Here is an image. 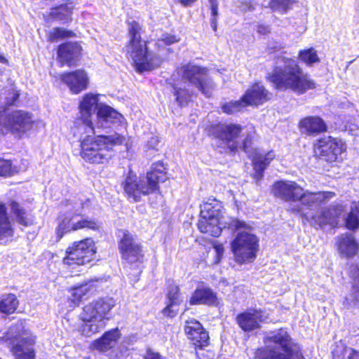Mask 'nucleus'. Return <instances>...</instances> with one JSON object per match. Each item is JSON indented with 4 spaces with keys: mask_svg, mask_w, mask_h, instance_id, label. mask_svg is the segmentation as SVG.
Listing matches in <instances>:
<instances>
[{
    "mask_svg": "<svg viewBox=\"0 0 359 359\" xmlns=\"http://www.w3.org/2000/svg\"><path fill=\"white\" fill-rule=\"evenodd\" d=\"M282 65H274L265 79L278 92L292 91L303 95L316 88V82L304 73L299 62L292 57H279Z\"/></svg>",
    "mask_w": 359,
    "mask_h": 359,
    "instance_id": "f257e3e1",
    "label": "nucleus"
},
{
    "mask_svg": "<svg viewBox=\"0 0 359 359\" xmlns=\"http://www.w3.org/2000/svg\"><path fill=\"white\" fill-rule=\"evenodd\" d=\"M243 130V126L237 123H211L206 126L205 131L207 135L212 140H217L221 145L225 146L227 151L231 154H236L241 150L248 157L257 154V148L254 147V142L257 136L255 127L247 133L241 144L238 142Z\"/></svg>",
    "mask_w": 359,
    "mask_h": 359,
    "instance_id": "f03ea898",
    "label": "nucleus"
},
{
    "mask_svg": "<svg viewBox=\"0 0 359 359\" xmlns=\"http://www.w3.org/2000/svg\"><path fill=\"white\" fill-rule=\"evenodd\" d=\"M87 128H83L81 135H76L79 142V156L87 163L105 164L111 158V152L116 146L124 144V135L115 133L113 135H83Z\"/></svg>",
    "mask_w": 359,
    "mask_h": 359,
    "instance_id": "7ed1b4c3",
    "label": "nucleus"
},
{
    "mask_svg": "<svg viewBox=\"0 0 359 359\" xmlns=\"http://www.w3.org/2000/svg\"><path fill=\"white\" fill-rule=\"evenodd\" d=\"M128 41L126 45L135 71L142 74L159 67L163 59L158 55H151L149 53V41L142 38V25L137 20H126Z\"/></svg>",
    "mask_w": 359,
    "mask_h": 359,
    "instance_id": "20e7f679",
    "label": "nucleus"
},
{
    "mask_svg": "<svg viewBox=\"0 0 359 359\" xmlns=\"http://www.w3.org/2000/svg\"><path fill=\"white\" fill-rule=\"evenodd\" d=\"M264 342L266 345L254 351L255 359H305L300 345L283 328L271 332Z\"/></svg>",
    "mask_w": 359,
    "mask_h": 359,
    "instance_id": "39448f33",
    "label": "nucleus"
},
{
    "mask_svg": "<svg viewBox=\"0 0 359 359\" xmlns=\"http://www.w3.org/2000/svg\"><path fill=\"white\" fill-rule=\"evenodd\" d=\"M116 306V300L109 296L100 297L86 304L79 314L83 324L79 327L81 334L89 337L98 333L104 327L100 322L111 318V311Z\"/></svg>",
    "mask_w": 359,
    "mask_h": 359,
    "instance_id": "423d86ee",
    "label": "nucleus"
},
{
    "mask_svg": "<svg viewBox=\"0 0 359 359\" xmlns=\"http://www.w3.org/2000/svg\"><path fill=\"white\" fill-rule=\"evenodd\" d=\"M199 209L196 224L198 231L211 237H219L222 232L220 224L225 212L223 202L210 196L202 201Z\"/></svg>",
    "mask_w": 359,
    "mask_h": 359,
    "instance_id": "0eeeda50",
    "label": "nucleus"
},
{
    "mask_svg": "<svg viewBox=\"0 0 359 359\" xmlns=\"http://www.w3.org/2000/svg\"><path fill=\"white\" fill-rule=\"evenodd\" d=\"M97 248L91 237L73 241L65 250L62 259L69 269L86 266L97 262Z\"/></svg>",
    "mask_w": 359,
    "mask_h": 359,
    "instance_id": "6e6552de",
    "label": "nucleus"
},
{
    "mask_svg": "<svg viewBox=\"0 0 359 359\" xmlns=\"http://www.w3.org/2000/svg\"><path fill=\"white\" fill-rule=\"evenodd\" d=\"M175 72L184 82L196 88L206 97L212 96L214 83L206 67L189 62L177 67Z\"/></svg>",
    "mask_w": 359,
    "mask_h": 359,
    "instance_id": "1a4fd4ad",
    "label": "nucleus"
},
{
    "mask_svg": "<svg viewBox=\"0 0 359 359\" xmlns=\"http://www.w3.org/2000/svg\"><path fill=\"white\" fill-rule=\"evenodd\" d=\"M79 214L65 212H60L56 218L57 226L55 229V243H59L65 235L82 229L97 231L100 230V223L96 219L81 218L74 221Z\"/></svg>",
    "mask_w": 359,
    "mask_h": 359,
    "instance_id": "9d476101",
    "label": "nucleus"
},
{
    "mask_svg": "<svg viewBox=\"0 0 359 359\" xmlns=\"http://www.w3.org/2000/svg\"><path fill=\"white\" fill-rule=\"evenodd\" d=\"M231 250L237 264L253 262L259 250V238L253 233L240 231L231 242Z\"/></svg>",
    "mask_w": 359,
    "mask_h": 359,
    "instance_id": "9b49d317",
    "label": "nucleus"
},
{
    "mask_svg": "<svg viewBox=\"0 0 359 359\" xmlns=\"http://www.w3.org/2000/svg\"><path fill=\"white\" fill-rule=\"evenodd\" d=\"M346 150V143L331 135L318 137L312 144L313 156L329 163L336 162Z\"/></svg>",
    "mask_w": 359,
    "mask_h": 359,
    "instance_id": "f8f14e48",
    "label": "nucleus"
},
{
    "mask_svg": "<svg viewBox=\"0 0 359 359\" xmlns=\"http://www.w3.org/2000/svg\"><path fill=\"white\" fill-rule=\"evenodd\" d=\"M336 196L335 192L331 191H311L304 190L302 187L297 201L300 205L290 207L287 212L300 217L303 222H309L311 217L304 212V208L311 209L313 206H320L328 202Z\"/></svg>",
    "mask_w": 359,
    "mask_h": 359,
    "instance_id": "ddd939ff",
    "label": "nucleus"
},
{
    "mask_svg": "<svg viewBox=\"0 0 359 359\" xmlns=\"http://www.w3.org/2000/svg\"><path fill=\"white\" fill-rule=\"evenodd\" d=\"M118 249L123 263L133 266L143 262V246L128 230L123 231L122 236L118 241Z\"/></svg>",
    "mask_w": 359,
    "mask_h": 359,
    "instance_id": "4468645a",
    "label": "nucleus"
},
{
    "mask_svg": "<svg viewBox=\"0 0 359 359\" xmlns=\"http://www.w3.org/2000/svg\"><path fill=\"white\" fill-rule=\"evenodd\" d=\"M98 104V95L86 93L80 103V116L75 118L74 126L71 128L73 136L81 135L83 128H88L94 133L95 128L92 121V111Z\"/></svg>",
    "mask_w": 359,
    "mask_h": 359,
    "instance_id": "2eb2a0df",
    "label": "nucleus"
},
{
    "mask_svg": "<svg viewBox=\"0 0 359 359\" xmlns=\"http://www.w3.org/2000/svg\"><path fill=\"white\" fill-rule=\"evenodd\" d=\"M123 194L128 200L137 203L142 196H149L154 192L147 180L140 178L132 171H129L121 183Z\"/></svg>",
    "mask_w": 359,
    "mask_h": 359,
    "instance_id": "dca6fc26",
    "label": "nucleus"
},
{
    "mask_svg": "<svg viewBox=\"0 0 359 359\" xmlns=\"http://www.w3.org/2000/svg\"><path fill=\"white\" fill-rule=\"evenodd\" d=\"M261 309L248 308L239 312L235 318V322L244 332L249 333L260 330L262 325L266 323L267 316Z\"/></svg>",
    "mask_w": 359,
    "mask_h": 359,
    "instance_id": "f3484780",
    "label": "nucleus"
},
{
    "mask_svg": "<svg viewBox=\"0 0 359 359\" xmlns=\"http://www.w3.org/2000/svg\"><path fill=\"white\" fill-rule=\"evenodd\" d=\"M102 282L99 278L89 279L72 286L69 291L71 297L68 301L71 306L77 307L83 299L90 297L102 290Z\"/></svg>",
    "mask_w": 359,
    "mask_h": 359,
    "instance_id": "a211bd4d",
    "label": "nucleus"
},
{
    "mask_svg": "<svg viewBox=\"0 0 359 359\" xmlns=\"http://www.w3.org/2000/svg\"><path fill=\"white\" fill-rule=\"evenodd\" d=\"M184 330L187 339L196 351L203 350L210 345L209 333L198 320H187Z\"/></svg>",
    "mask_w": 359,
    "mask_h": 359,
    "instance_id": "6ab92c4d",
    "label": "nucleus"
},
{
    "mask_svg": "<svg viewBox=\"0 0 359 359\" xmlns=\"http://www.w3.org/2000/svg\"><path fill=\"white\" fill-rule=\"evenodd\" d=\"M82 51V46L77 41H67L60 44L57 50V60L60 67L76 66L81 59Z\"/></svg>",
    "mask_w": 359,
    "mask_h": 359,
    "instance_id": "aec40b11",
    "label": "nucleus"
},
{
    "mask_svg": "<svg viewBox=\"0 0 359 359\" xmlns=\"http://www.w3.org/2000/svg\"><path fill=\"white\" fill-rule=\"evenodd\" d=\"M271 93L260 81L252 82L241 95L246 107H257L271 100Z\"/></svg>",
    "mask_w": 359,
    "mask_h": 359,
    "instance_id": "412c9836",
    "label": "nucleus"
},
{
    "mask_svg": "<svg viewBox=\"0 0 359 359\" xmlns=\"http://www.w3.org/2000/svg\"><path fill=\"white\" fill-rule=\"evenodd\" d=\"M75 4L72 0H65L60 4L52 6L49 11L43 14L46 23L59 22L62 24L70 23L73 18Z\"/></svg>",
    "mask_w": 359,
    "mask_h": 359,
    "instance_id": "4be33fe9",
    "label": "nucleus"
},
{
    "mask_svg": "<svg viewBox=\"0 0 359 359\" xmlns=\"http://www.w3.org/2000/svg\"><path fill=\"white\" fill-rule=\"evenodd\" d=\"M302 189L294 181L277 180L271 186L273 196L285 202L297 201Z\"/></svg>",
    "mask_w": 359,
    "mask_h": 359,
    "instance_id": "5701e85b",
    "label": "nucleus"
},
{
    "mask_svg": "<svg viewBox=\"0 0 359 359\" xmlns=\"http://www.w3.org/2000/svg\"><path fill=\"white\" fill-rule=\"evenodd\" d=\"M344 211V207L341 204L330 205L322 209L318 215H312L311 220H314L315 224L320 228H324L326 226L337 228Z\"/></svg>",
    "mask_w": 359,
    "mask_h": 359,
    "instance_id": "b1692460",
    "label": "nucleus"
},
{
    "mask_svg": "<svg viewBox=\"0 0 359 359\" xmlns=\"http://www.w3.org/2000/svg\"><path fill=\"white\" fill-rule=\"evenodd\" d=\"M62 82L68 86L73 94H79L88 88L89 79L84 69L64 72L60 75Z\"/></svg>",
    "mask_w": 359,
    "mask_h": 359,
    "instance_id": "393cba45",
    "label": "nucleus"
},
{
    "mask_svg": "<svg viewBox=\"0 0 359 359\" xmlns=\"http://www.w3.org/2000/svg\"><path fill=\"white\" fill-rule=\"evenodd\" d=\"M298 129L306 136H317L328 130L326 122L319 116L310 115L301 118L297 124Z\"/></svg>",
    "mask_w": 359,
    "mask_h": 359,
    "instance_id": "a878e982",
    "label": "nucleus"
},
{
    "mask_svg": "<svg viewBox=\"0 0 359 359\" xmlns=\"http://www.w3.org/2000/svg\"><path fill=\"white\" fill-rule=\"evenodd\" d=\"M189 303L191 306L206 305L218 306L219 298L217 292L209 287H198L191 294Z\"/></svg>",
    "mask_w": 359,
    "mask_h": 359,
    "instance_id": "bb28decb",
    "label": "nucleus"
},
{
    "mask_svg": "<svg viewBox=\"0 0 359 359\" xmlns=\"http://www.w3.org/2000/svg\"><path fill=\"white\" fill-rule=\"evenodd\" d=\"M22 127L21 111L9 112L8 110L0 112V135L8 131L16 133Z\"/></svg>",
    "mask_w": 359,
    "mask_h": 359,
    "instance_id": "cd10ccee",
    "label": "nucleus"
},
{
    "mask_svg": "<svg viewBox=\"0 0 359 359\" xmlns=\"http://www.w3.org/2000/svg\"><path fill=\"white\" fill-rule=\"evenodd\" d=\"M336 248L341 257L351 259L358 253L359 245L352 234L345 233L337 237Z\"/></svg>",
    "mask_w": 359,
    "mask_h": 359,
    "instance_id": "c85d7f7f",
    "label": "nucleus"
},
{
    "mask_svg": "<svg viewBox=\"0 0 359 359\" xmlns=\"http://www.w3.org/2000/svg\"><path fill=\"white\" fill-rule=\"evenodd\" d=\"M121 336L119 329L115 327L104 332L101 337L94 340L91 345L93 349L105 352L114 347Z\"/></svg>",
    "mask_w": 359,
    "mask_h": 359,
    "instance_id": "c756f323",
    "label": "nucleus"
},
{
    "mask_svg": "<svg viewBox=\"0 0 359 359\" xmlns=\"http://www.w3.org/2000/svg\"><path fill=\"white\" fill-rule=\"evenodd\" d=\"M145 179L155 193L159 192V184L167 180V171L164 163L158 161L153 163L151 170L147 172Z\"/></svg>",
    "mask_w": 359,
    "mask_h": 359,
    "instance_id": "7c9ffc66",
    "label": "nucleus"
},
{
    "mask_svg": "<svg viewBox=\"0 0 359 359\" xmlns=\"http://www.w3.org/2000/svg\"><path fill=\"white\" fill-rule=\"evenodd\" d=\"M252 165L254 170V177L258 180L264 176V170L274 159L275 154L272 151H268L264 156L258 154L251 156Z\"/></svg>",
    "mask_w": 359,
    "mask_h": 359,
    "instance_id": "2f4dec72",
    "label": "nucleus"
},
{
    "mask_svg": "<svg viewBox=\"0 0 359 359\" xmlns=\"http://www.w3.org/2000/svg\"><path fill=\"white\" fill-rule=\"evenodd\" d=\"M332 359H359V351L342 340L336 342L331 352Z\"/></svg>",
    "mask_w": 359,
    "mask_h": 359,
    "instance_id": "473e14b6",
    "label": "nucleus"
},
{
    "mask_svg": "<svg viewBox=\"0 0 359 359\" xmlns=\"http://www.w3.org/2000/svg\"><path fill=\"white\" fill-rule=\"evenodd\" d=\"M175 100L181 108L188 106L192 102L194 93L186 88H180L176 84L172 85ZM195 97L196 94H194Z\"/></svg>",
    "mask_w": 359,
    "mask_h": 359,
    "instance_id": "72a5a7b5",
    "label": "nucleus"
},
{
    "mask_svg": "<svg viewBox=\"0 0 359 359\" xmlns=\"http://www.w3.org/2000/svg\"><path fill=\"white\" fill-rule=\"evenodd\" d=\"M42 120L34 118L32 114L24 112V134L31 135L44 128Z\"/></svg>",
    "mask_w": 359,
    "mask_h": 359,
    "instance_id": "f704fd0d",
    "label": "nucleus"
},
{
    "mask_svg": "<svg viewBox=\"0 0 359 359\" xmlns=\"http://www.w3.org/2000/svg\"><path fill=\"white\" fill-rule=\"evenodd\" d=\"M298 60L307 67L319 63L320 59L317 50L313 47L299 50L297 55Z\"/></svg>",
    "mask_w": 359,
    "mask_h": 359,
    "instance_id": "c9c22d12",
    "label": "nucleus"
},
{
    "mask_svg": "<svg viewBox=\"0 0 359 359\" xmlns=\"http://www.w3.org/2000/svg\"><path fill=\"white\" fill-rule=\"evenodd\" d=\"M97 116L104 121L114 122L119 121L122 117L121 114L110 106L101 104L97 108Z\"/></svg>",
    "mask_w": 359,
    "mask_h": 359,
    "instance_id": "e433bc0d",
    "label": "nucleus"
},
{
    "mask_svg": "<svg viewBox=\"0 0 359 359\" xmlns=\"http://www.w3.org/2000/svg\"><path fill=\"white\" fill-rule=\"evenodd\" d=\"M12 229L6 213V208L0 203V238L12 235Z\"/></svg>",
    "mask_w": 359,
    "mask_h": 359,
    "instance_id": "4c0bfd02",
    "label": "nucleus"
},
{
    "mask_svg": "<svg viewBox=\"0 0 359 359\" xmlns=\"http://www.w3.org/2000/svg\"><path fill=\"white\" fill-rule=\"evenodd\" d=\"M75 35V33L72 30L56 27L48 33L47 39L50 42H55L59 39L74 37Z\"/></svg>",
    "mask_w": 359,
    "mask_h": 359,
    "instance_id": "58836bf2",
    "label": "nucleus"
},
{
    "mask_svg": "<svg viewBox=\"0 0 359 359\" xmlns=\"http://www.w3.org/2000/svg\"><path fill=\"white\" fill-rule=\"evenodd\" d=\"M167 299L166 302L173 303L180 305L182 302L181 298V289L180 287L175 283L168 285L167 292L165 294Z\"/></svg>",
    "mask_w": 359,
    "mask_h": 359,
    "instance_id": "ea45409f",
    "label": "nucleus"
},
{
    "mask_svg": "<svg viewBox=\"0 0 359 359\" xmlns=\"http://www.w3.org/2000/svg\"><path fill=\"white\" fill-rule=\"evenodd\" d=\"M245 107H246V106L241 97L238 100H231L223 103L221 106V109L223 113L227 115H231L239 112Z\"/></svg>",
    "mask_w": 359,
    "mask_h": 359,
    "instance_id": "a19ab883",
    "label": "nucleus"
},
{
    "mask_svg": "<svg viewBox=\"0 0 359 359\" xmlns=\"http://www.w3.org/2000/svg\"><path fill=\"white\" fill-rule=\"evenodd\" d=\"M18 304V302L14 294H8L0 302V311L4 313H13Z\"/></svg>",
    "mask_w": 359,
    "mask_h": 359,
    "instance_id": "79ce46f5",
    "label": "nucleus"
},
{
    "mask_svg": "<svg viewBox=\"0 0 359 359\" xmlns=\"http://www.w3.org/2000/svg\"><path fill=\"white\" fill-rule=\"evenodd\" d=\"M36 344V337H24V359H36V351L33 347Z\"/></svg>",
    "mask_w": 359,
    "mask_h": 359,
    "instance_id": "37998d69",
    "label": "nucleus"
},
{
    "mask_svg": "<svg viewBox=\"0 0 359 359\" xmlns=\"http://www.w3.org/2000/svg\"><path fill=\"white\" fill-rule=\"evenodd\" d=\"M294 0H270V7L273 10L282 9L284 12L290 9Z\"/></svg>",
    "mask_w": 359,
    "mask_h": 359,
    "instance_id": "c03bdc74",
    "label": "nucleus"
},
{
    "mask_svg": "<svg viewBox=\"0 0 359 359\" xmlns=\"http://www.w3.org/2000/svg\"><path fill=\"white\" fill-rule=\"evenodd\" d=\"M180 306V305L179 304L166 302L165 306L161 310V312L162 315L167 318H174L177 316L179 313L178 307Z\"/></svg>",
    "mask_w": 359,
    "mask_h": 359,
    "instance_id": "a18cd8bd",
    "label": "nucleus"
},
{
    "mask_svg": "<svg viewBox=\"0 0 359 359\" xmlns=\"http://www.w3.org/2000/svg\"><path fill=\"white\" fill-rule=\"evenodd\" d=\"M346 227L352 231H355L359 228V217L356 212L351 211L348 212L345 219Z\"/></svg>",
    "mask_w": 359,
    "mask_h": 359,
    "instance_id": "49530a36",
    "label": "nucleus"
},
{
    "mask_svg": "<svg viewBox=\"0 0 359 359\" xmlns=\"http://www.w3.org/2000/svg\"><path fill=\"white\" fill-rule=\"evenodd\" d=\"M228 228L231 229L233 232L243 230H251V227L245 222L241 221L237 218H231L228 223Z\"/></svg>",
    "mask_w": 359,
    "mask_h": 359,
    "instance_id": "de8ad7c7",
    "label": "nucleus"
},
{
    "mask_svg": "<svg viewBox=\"0 0 359 359\" xmlns=\"http://www.w3.org/2000/svg\"><path fill=\"white\" fill-rule=\"evenodd\" d=\"M11 352L15 359H22V340L20 338L12 341Z\"/></svg>",
    "mask_w": 359,
    "mask_h": 359,
    "instance_id": "09e8293b",
    "label": "nucleus"
},
{
    "mask_svg": "<svg viewBox=\"0 0 359 359\" xmlns=\"http://www.w3.org/2000/svg\"><path fill=\"white\" fill-rule=\"evenodd\" d=\"M13 172L10 161L0 158V176H9Z\"/></svg>",
    "mask_w": 359,
    "mask_h": 359,
    "instance_id": "8fccbe9b",
    "label": "nucleus"
},
{
    "mask_svg": "<svg viewBox=\"0 0 359 359\" xmlns=\"http://www.w3.org/2000/svg\"><path fill=\"white\" fill-rule=\"evenodd\" d=\"M159 40L162 41L165 46H170L179 42L180 41V38L175 34L164 33L161 35V37Z\"/></svg>",
    "mask_w": 359,
    "mask_h": 359,
    "instance_id": "3c124183",
    "label": "nucleus"
},
{
    "mask_svg": "<svg viewBox=\"0 0 359 359\" xmlns=\"http://www.w3.org/2000/svg\"><path fill=\"white\" fill-rule=\"evenodd\" d=\"M351 288L353 301L355 303H359V276L353 278Z\"/></svg>",
    "mask_w": 359,
    "mask_h": 359,
    "instance_id": "603ef678",
    "label": "nucleus"
},
{
    "mask_svg": "<svg viewBox=\"0 0 359 359\" xmlns=\"http://www.w3.org/2000/svg\"><path fill=\"white\" fill-rule=\"evenodd\" d=\"M10 206H11V212L16 217V219H18V222L20 224H22V212L20 205L18 203H17L14 201H12L10 203Z\"/></svg>",
    "mask_w": 359,
    "mask_h": 359,
    "instance_id": "864d4df0",
    "label": "nucleus"
},
{
    "mask_svg": "<svg viewBox=\"0 0 359 359\" xmlns=\"http://www.w3.org/2000/svg\"><path fill=\"white\" fill-rule=\"evenodd\" d=\"M143 359H168L166 357L162 355L159 352L154 351L148 348L146 349V353L143 355Z\"/></svg>",
    "mask_w": 359,
    "mask_h": 359,
    "instance_id": "5fc2aeb1",
    "label": "nucleus"
},
{
    "mask_svg": "<svg viewBox=\"0 0 359 359\" xmlns=\"http://www.w3.org/2000/svg\"><path fill=\"white\" fill-rule=\"evenodd\" d=\"M212 247L216 252V259L217 262H219L222 259L223 254L224 252V247L222 243H217V242L212 243Z\"/></svg>",
    "mask_w": 359,
    "mask_h": 359,
    "instance_id": "6e6d98bb",
    "label": "nucleus"
},
{
    "mask_svg": "<svg viewBox=\"0 0 359 359\" xmlns=\"http://www.w3.org/2000/svg\"><path fill=\"white\" fill-rule=\"evenodd\" d=\"M256 31L259 34L266 36L271 33V28L269 25L259 23L257 26Z\"/></svg>",
    "mask_w": 359,
    "mask_h": 359,
    "instance_id": "4d7b16f0",
    "label": "nucleus"
},
{
    "mask_svg": "<svg viewBox=\"0 0 359 359\" xmlns=\"http://www.w3.org/2000/svg\"><path fill=\"white\" fill-rule=\"evenodd\" d=\"M210 3V10L212 17L217 18L218 4L217 0H209Z\"/></svg>",
    "mask_w": 359,
    "mask_h": 359,
    "instance_id": "13d9d810",
    "label": "nucleus"
},
{
    "mask_svg": "<svg viewBox=\"0 0 359 359\" xmlns=\"http://www.w3.org/2000/svg\"><path fill=\"white\" fill-rule=\"evenodd\" d=\"M177 3L180 4L184 7L191 6L197 0H175Z\"/></svg>",
    "mask_w": 359,
    "mask_h": 359,
    "instance_id": "bf43d9fd",
    "label": "nucleus"
},
{
    "mask_svg": "<svg viewBox=\"0 0 359 359\" xmlns=\"http://www.w3.org/2000/svg\"><path fill=\"white\" fill-rule=\"evenodd\" d=\"M210 25L214 32L217 31V19L215 17H211L210 18Z\"/></svg>",
    "mask_w": 359,
    "mask_h": 359,
    "instance_id": "052dcab7",
    "label": "nucleus"
},
{
    "mask_svg": "<svg viewBox=\"0 0 359 359\" xmlns=\"http://www.w3.org/2000/svg\"><path fill=\"white\" fill-rule=\"evenodd\" d=\"M6 62V59L0 55V62L5 63Z\"/></svg>",
    "mask_w": 359,
    "mask_h": 359,
    "instance_id": "680f3d73",
    "label": "nucleus"
},
{
    "mask_svg": "<svg viewBox=\"0 0 359 359\" xmlns=\"http://www.w3.org/2000/svg\"><path fill=\"white\" fill-rule=\"evenodd\" d=\"M32 238H34V237H36V232H34V233L32 234Z\"/></svg>",
    "mask_w": 359,
    "mask_h": 359,
    "instance_id": "e2e57ef3",
    "label": "nucleus"
},
{
    "mask_svg": "<svg viewBox=\"0 0 359 359\" xmlns=\"http://www.w3.org/2000/svg\"><path fill=\"white\" fill-rule=\"evenodd\" d=\"M83 359H90V357H86Z\"/></svg>",
    "mask_w": 359,
    "mask_h": 359,
    "instance_id": "0e129e2a",
    "label": "nucleus"
}]
</instances>
